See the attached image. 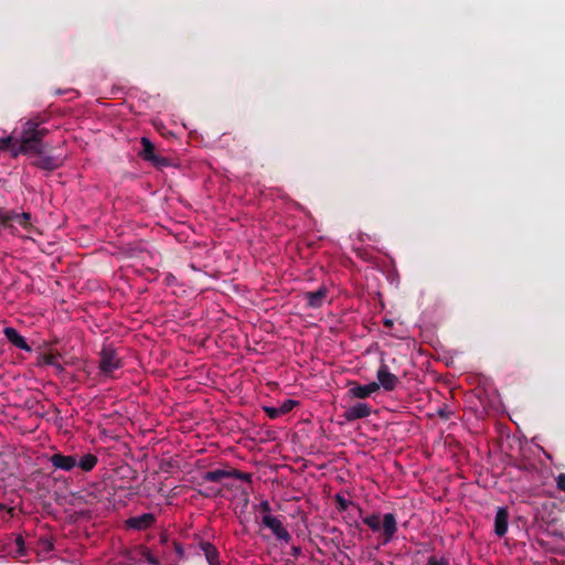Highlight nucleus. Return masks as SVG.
<instances>
[{
    "instance_id": "obj_1",
    "label": "nucleus",
    "mask_w": 565,
    "mask_h": 565,
    "mask_svg": "<svg viewBox=\"0 0 565 565\" xmlns=\"http://www.w3.org/2000/svg\"><path fill=\"white\" fill-rule=\"evenodd\" d=\"M44 132L38 129V124L28 121L23 126V130L15 137L18 145L11 148V156L18 157L22 153H41L42 151V137Z\"/></svg>"
},
{
    "instance_id": "obj_2",
    "label": "nucleus",
    "mask_w": 565,
    "mask_h": 565,
    "mask_svg": "<svg viewBox=\"0 0 565 565\" xmlns=\"http://www.w3.org/2000/svg\"><path fill=\"white\" fill-rule=\"evenodd\" d=\"M362 523L366 524L373 532H379L382 529L385 536L384 544H388L397 531L396 519L392 513L385 514L383 520L380 514H371L362 519Z\"/></svg>"
},
{
    "instance_id": "obj_3",
    "label": "nucleus",
    "mask_w": 565,
    "mask_h": 565,
    "mask_svg": "<svg viewBox=\"0 0 565 565\" xmlns=\"http://www.w3.org/2000/svg\"><path fill=\"white\" fill-rule=\"evenodd\" d=\"M118 367H120V360L116 350L111 347H104L100 353L99 362V369L102 373L110 375Z\"/></svg>"
},
{
    "instance_id": "obj_4",
    "label": "nucleus",
    "mask_w": 565,
    "mask_h": 565,
    "mask_svg": "<svg viewBox=\"0 0 565 565\" xmlns=\"http://www.w3.org/2000/svg\"><path fill=\"white\" fill-rule=\"evenodd\" d=\"M140 143L142 147L140 156L142 157L143 160L157 167L168 164V161L164 158L156 153V146L147 137H141Z\"/></svg>"
},
{
    "instance_id": "obj_5",
    "label": "nucleus",
    "mask_w": 565,
    "mask_h": 565,
    "mask_svg": "<svg viewBox=\"0 0 565 565\" xmlns=\"http://www.w3.org/2000/svg\"><path fill=\"white\" fill-rule=\"evenodd\" d=\"M372 413V406L366 404V402H358L356 404H352L342 413V417L347 422H352L360 418H365L370 416Z\"/></svg>"
},
{
    "instance_id": "obj_6",
    "label": "nucleus",
    "mask_w": 565,
    "mask_h": 565,
    "mask_svg": "<svg viewBox=\"0 0 565 565\" xmlns=\"http://www.w3.org/2000/svg\"><path fill=\"white\" fill-rule=\"evenodd\" d=\"M262 523L265 527L269 529L278 540H282L284 542H288L290 540V534L282 526L281 522L270 513L263 515Z\"/></svg>"
},
{
    "instance_id": "obj_7",
    "label": "nucleus",
    "mask_w": 565,
    "mask_h": 565,
    "mask_svg": "<svg viewBox=\"0 0 565 565\" xmlns=\"http://www.w3.org/2000/svg\"><path fill=\"white\" fill-rule=\"evenodd\" d=\"M377 380L380 387L382 386L386 391H393L398 383L397 376L391 373L387 365L385 364L381 365L379 369Z\"/></svg>"
},
{
    "instance_id": "obj_8",
    "label": "nucleus",
    "mask_w": 565,
    "mask_h": 565,
    "mask_svg": "<svg viewBox=\"0 0 565 565\" xmlns=\"http://www.w3.org/2000/svg\"><path fill=\"white\" fill-rule=\"evenodd\" d=\"M509 530V512L507 508H499L494 515V534L503 537Z\"/></svg>"
},
{
    "instance_id": "obj_9",
    "label": "nucleus",
    "mask_w": 565,
    "mask_h": 565,
    "mask_svg": "<svg viewBox=\"0 0 565 565\" xmlns=\"http://www.w3.org/2000/svg\"><path fill=\"white\" fill-rule=\"evenodd\" d=\"M380 390L375 382L366 385H355L349 390V395L353 398L365 399Z\"/></svg>"
},
{
    "instance_id": "obj_10",
    "label": "nucleus",
    "mask_w": 565,
    "mask_h": 565,
    "mask_svg": "<svg viewBox=\"0 0 565 565\" xmlns=\"http://www.w3.org/2000/svg\"><path fill=\"white\" fill-rule=\"evenodd\" d=\"M3 334L6 339L13 345H17L18 348L28 352L31 351V347L28 343L26 339L21 333H19L14 328H6L3 330Z\"/></svg>"
},
{
    "instance_id": "obj_11",
    "label": "nucleus",
    "mask_w": 565,
    "mask_h": 565,
    "mask_svg": "<svg viewBox=\"0 0 565 565\" xmlns=\"http://www.w3.org/2000/svg\"><path fill=\"white\" fill-rule=\"evenodd\" d=\"M50 462L56 469H61L62 471H71L76 467V459L72 456H64L61 454H55L51 457Z\"/></svg>"
},
{
    "instance_id": "obj_12",
    "label": "nucleus",
    "mask_w": 565,
    "mask_h": 565,
    "mask_svg": "<svg viewBox=\"0 0 565 565\" xmlns=\"http://www.w3.org/2000/svg\"><path fill=\"white\" fill-rule=\"evenodd\" d=\"M156 518L153 516V514L145 513L142 515L127 520V525L128 527L134 530H146L152 526Z\"/></svg>"
},
{
    "instance_id": "obj_13",
    "label": "nucleus",
    "mask_w": 565,
    "mask_h": 565,
    "mask_svg": "<svg viewBox=\"0 0 565 565\" xmlns=\"http://www.w3.org/2000/svg\"><path fill=\"white\" fill-rule=\"evenodd\" d=\"M305 297L310 307L319 308L327 298V289L324 287H320L317 291L307 292Z\"/></svg>"
},
{
    "instance_id": "obj_14",
    "label": "nucleus",
    "mask_w": 565,
    "mask_h": 565,
    "mask_svg": "<svg viewBox=\"0 0 565 565\" xmlns=\"http://www.w3.org/2000/svg\"><path fill=\"white\" fill-rule=\"evenodd\" d=\"M2 222L13 221L24 227H26L31 220V214L24 212L22 214L13 213V212H4L1 216Z\"/></svg>"
},
{
    "instance_id": "obj_15",
    "label": "nucleus",
    "mask_w": 565,
    "mask_h": 565,
    "mask_svg": "<svg viewBox=\"0 0 565 565\" xmlns=\"http://www.w3.org/2000/svg\"><path fill=\"white\" fill-rule=\"evenodd\" d=\"M97 462V457L89 454L81 458L78 462L76 461V466L82 468L84 471H92V469L96 467Z\"/></svg>"
},
{
    "instance_id": "obj_16",
    "label": "nucleus",
    "mask_w": 565,
    "mask_h": 565,
    "mask_svg": "<svg viewBox=\"0 0 565 565\" xmlns=\"http://www.w3.org/2000/svg\"><path fill=\"white\" fill-rule=\"evenodd\" d=\"M201 547L202 551L204 552L207 563L210 565H215L217 563L218 556L216 548L210 543H203Z\"/></svg>"
},
{
    "instance_id": "obj_17",
    "label": "nucleus",
    "mask_w": 565,
    "mask_h": 565,
    "mask_svg": "<svg viewBox=\"0 0 565 565\" xmlns=\"http://www.w3.org/2000/svg\"><path fill=\"white\" fill-rule=\"evenodd\" d=\"M228 476H231V472H227V470H209L204 472L203 479L205 481H218Z\"/></svg>"
},
{
    "instance_id": "obj_18",
    "label": "nucleus",
    "mask_w": 565,
    "mask_h": 565,
    "mask_svg": "<svg viewBox=\"0 0 565 565\" xmlns=\"http://www.w3.org/2000/svg\"><path fill=\"white\" fill-rule=\"evenodd\" d=\"M18 146L19 142L17 141V137L13 136H7L3 138H0V150H8L11 152L12 146Z\"/></svg>"
},
{
    "instance_id": "obj_19",
    "label": "nucleus",
    "mask_w": 565,
    "mask_h": 565,
    "mask_svg": "<svg viewBox=\"0 0 565 565\" xmlns=\"http://www.w3.org/2000/svg\"><path fill=\"white\" fill-rule=\"evenodd\" d=\"M36 164L42 167L43 169H47V170H52V169H55L57 167V163L51 157H44V158L41 157L36 161Z\"/></svg>"
},
{
    "instance_id": "obj_20",
    "label": "nucleus",
    "mask_w": 565,
    "mask_h": 565,
    "mask_svg": "<svg viewBox=\"0 0 565 565\" xmlns=\"http://www.w3.org/2000/svg\"><path fill=\"white\" fill-rule=\"evenodd\" d=\"M25 554H26V550H25L24 541L21 536H18L15 539V557L20 558V557L25 556Z\"/></svg>"
},
{
    "instance_id": "obj_21",
    "label": "nucleus",
    "mask_w": 565,
    "mask_h": 565,
    "mask_svg": "<svg viewBox=\"0 0 565 565\" xmlns=\"http://www.w3.org/2000/svg\"><path fill=\"white\" fill-rule=\"evenodd\" d=\"M295 405H297V402L289 399V401H285L278 407H279V411L281 412V414H286L289 411H291L295 407Z\"/></svg>"
},
{
    "instance_id": "obj_22",
    "label": "nucleus",
    "mask_w": 565,
    "mask_h": 565,
    "mask_svg": "<svg viewBox=\"0 0 565 565\" xmlns=\"http://www.w3.org/2000/svg\"><path fill=\"white\" fill-rule=\"evenodd\" d=\"M264 411L270 418H277L278 416L282 415L278 406H265Z\"/></svg>"
},
{
    "instance_id": "obj_23",
    "label": "nucleus",
    "mask_w": 565,
    "mask_h": 565,
    "mask_svg": "<svg viewBox=\"0 0 565 565\" xmlns=\"http://www.w3.org/2000/svg\"><path fill=\"white\" fill-rule=\"evenodd\" d=\"M39 547L42 551L50 552L53 548V543H52V541L50 539H46V536H45L44 539H40Z\"/></svg>"
},
{
    "instance_id": "obj_24",
    "label": "nucleus",
    "mask_w": 565,
    "mask_h": 565,
    "mask_svg": "<svg viewBox=\"0 0 565 565\" xmlns=\"http://www.w3.org/2000/svg\"><path fill=\"white\" fill-rule=\"evenodd\" d=\"M555 483H556V488L559 491L565 492V473L564 472H561L558 476L555 477Z\"/></svg>"
},
{
    "instance_id": "obj_25",
    "label": "nucleus",
    "mask_w": 565,
    "mask_h": 565,
    "mask_svg": "<svg viewBox=\"0 0 565 565\" xmlns=\"http://www.w3.org/2000/svg\"><path fill=\"white\" fill-rule=\"evenodd\" d=\"M428 565H448V564L443 559H438L436 557H430V561H428Z\"/></svg>"
},
{
    "instance_id": "obj_26",
    "label": "nucleus",
    "mask_w": 565,
    "mask_h": 565,
    "mask_svg": "<svg viewBox=\"0 0 565 565\" xmlns=\"http://www.w3.org/2000/svg\"><path fill=\"white\" fill-rule=\"evenodd\" d=\"M260 508L265 512V514L269 513V511H270V507H269V503L267 501L262 502L260 503Z\"/></svg>"
},
{
    "instance_id": "obj_27",
    "label": "nucleus",
    "mask_w": 565,
    "mask_h": 565,
    "mask_svg": "<svg viewBox=\"0 0 565 565\" xmlns=\"http://www.w3.org/2000/svg\"><path fill=\"white\" fill-rule=\"evenodd\" d=\"M338 501H339V503L341 505V509H345V502H344V500L340 495H338Z\"/></svg>"
}]
</instances>
